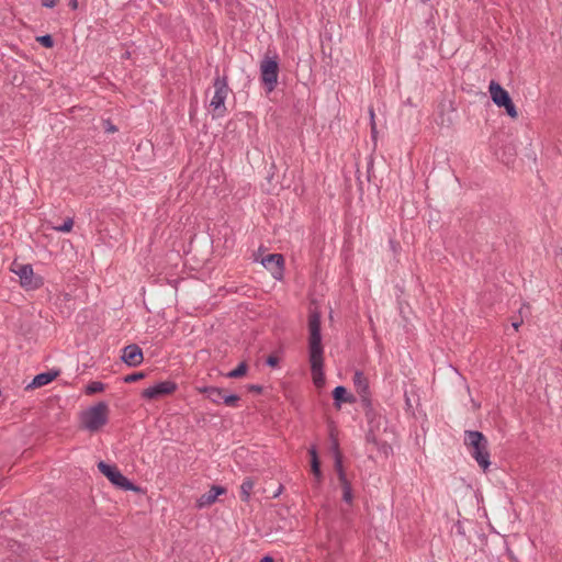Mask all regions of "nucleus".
Wrapping results in <instances>:
<instances>
[{
  "mask_svg": "<svg viewBox=\"0 0 562 562\" xmlns=\"http://www.w3.org/2000/svg\"><path fill=\"white\" fill-rule=\"evenodd\" d=\"M308 361L313 382L316 386L325 383L324 375V347L321 333V312L315 308L308 314Z\"/></svg>",
  "mask_w": 562,
  "mask_h": 562,
  "instance_id": "f257e3e1",
  "label": "nucleus"
},
{
  "mask_svg": "<svg viewBox=\"0 0 562 562\" xmlns=\"http://www.w3.org/2000/svg\"><path fill=\"white\" fill-rule=\"evenodd\" d=\"M463 440L471 457L486 471L491 465L487 438L481 431L465 430Z\"/></svg>",
  "mask_w": 562,
  "mask_h": 562,
  "instance_id": "f03ea898",
  "label": "nucleus"
},
{
  "mask_svg": "<svg viewBox=\"0 0 562 562\" xmlns=\"http://www.w3.org/2000/svg\"><path fill=\"white\" fill-rule=\"evenodd\" d=\"M109 415V405L99 402L80 414L81 427L90 432H97L108 424Z\"/></svg>",
  "mask_w": 562,
  "mask_h": 562,
  "instance_id": "7ed1b4c3",
  "label": "nucleus"
},
{
  "mask_svg": "<svg viewBox=\"0 0 562 562\" xmlns=\"http://www.w3.org/2000/svg\"><path fill=\"white\" fill-rule=\"evenodd\" d=\"M213 87L215 91L210 106L214 112V116L222 117L226 113L225 100L231 91L228 87V77L226 75L221 76L216 69Z\"/></svg>",
  "mask_w": 562,
  "mask_h": 562,
  "instance_id": "20e7f679",
  "label": "nucleus"
},
{
  "mask_svg": "<svg viewBox=\"0 0 562 562\" xmlns=\"http://www.w3.org/2000/svg\"><path fill=\"white\" fill-rule=\"evenodd\" d=\"M279 59L277 55L266 54L260 61V79L267 93L272 92L278 83Z\"/></svg>",
  "mask_w": 562,
  "mask_h": 562,
  "instance_id": "39448f33",
  "label": "nucleus"
},
{
  "mask_svg": "<svg viewBox=\"0 0 562 562\" xmlns=\"http://www.w3.org/2000/svg\"><path fill=\"white\" fill-rule=\"evenodd\" d=\"M99 471L116 487L123 491L140 492L142 488L124 476L116 465L108 464L104 461L98 463Z\"/></svg>",
  "mask_w": 562,
  "mask_h": 562,
  "instance_id": "423d86ee",
  "label": "nucleus"
},
{
  "mask_svg": "<svg viewBox=\"0 0 562 562\" xmlns=\"http://www.w3.org/2000/svg\"><path fill=\"white\" fill-rule=\"evenodd\" d=\"M488 91L491 93L493 102L497 106L504 108L506 110V113L513 119H516L518 116L516 106L509 93L498 82L492 80L490 82Z\"/></svg>",
  "mask_w": 562,
  "mask_h": 562,
  "instance_id": "0eeeda50",
  "label": "nucleus"
},
{
  "mask_svg": "<svg viewBox=\"0 0 562 562\" xmlns=\"http://www.w3.org/2000/svg\"><path fill=\"white\" fill-rule=\"evenodd\" d=\"M12 271L19 276L20 284L26 290H35L43 284L42 278L34 274L31 265L13 262Z\"/></svg>",
  "mask_w": 562,
  "mask_h": 562,
  "instance_id": "6e6552de",
  "label": "nucleus"
},
{
  "mask_svg": "<svg viewBox=\"0 0 562 562\" xmlns=\"http://www.w3.org/2000/svg\"><path fill=\"white\" fill-rule=\"evenodd\" d=\"M335 470L338 475V480L340 482L342 488V499L350 504L352 502V488L350 482L347 480L344 467H342V457L338 448V443L335 442Z\"/></svg>",
  "mask_w": 562,
  "mask_h": 562,
  "instance_id": "1a4fd4ad",
  "label": "nucleus"
},
{
  "mask_svg": "<svg viewBox=\"0 0 562 562\" xmlns=\"http://www.w3.org/2000/svg\"><path fill=\"white\" fill-rule=\"evenodd\" d=\"M177 387H178V385L173 381H170V380L161 381L155 385H151V386L145 389L142 392V397L147 398V400H158L162 396L172 394L173 392H176Z\"/></svg>",
  "mask_w": 562,
  "mask_h": 562,
  "instance_id": "9d476101",
  "label": "nucleus"
},
{
  "mask_svg": "<svg viewBox=\"0 0 562 562\" xmlns=\"http://www.w3.org/2000/svg\"><path fill=\"white\" fill-rule=\"evenodd\" d=\"M261 265L271 272L273 278H282L284 270V258L281 254L267 255L261 259Z\"/></svg>",
  "mask_w": 562,
  "mask_h": 562,
  "instance_id": "9b49d317",
  "label": "nucleus"
},
{
  "mask_svg": "<svg viewBox=\"0 0 562 562\" xmlns=\"http://www.w3.org/2000/svg\"><path fill=\"white\" fill-rule=\"evenodd\" d=\"M122 361L128 367H138L144 361L142 348L136 344L127 345L122 349Z\"/></svg>",
  "mask_w": 562,
  "mask_h": 562,
  "instance_id": "f8f14e48",
  "label": "nucleus"
},
{
  "mask_svg": "<svg viewBox=\"0 0 562 562\" xmlns=\"http://www.w3.org/2000/svg\"><path fill=\"white\" fill-rule=\"evenodd\" d=\"M226 492L225 487L213 485L209 492L202 494L196 501V507L203 508L216 502L217 497Z\"/></svg>",
  "mask_w": 562,
  "mask_h": 562,
  "instance_id": "ddd939ff",
  "label": "nucleus"
},
{
  "mask_svg": "<svg viewBox=\"0 0 562 562\" xmlns=\"http://www.w3.org/2000/svg\"><path fill=\"white\" fill-rule=\"evenodd\" d=\"M333 398L336 408H340L342 403L352 404L356 402V397L348 393L347 389L342 385H338L334 389Z\"/></svg>",
  "mask_w": 562,
  "mask_h": 562,
  "instance_id": "4468645a",
  "label": "nucleus"
},
{
  "mask_svg": "<svg viewBox=\"0 0 562 562\" xmlns=\"http://www.w3.org/2000/svg\"><path fill=\"white\" fill-rule=\"evenodd\" d=\"M58 375V371H47L40 373L34 376L32 382L26 386V389H37L53 382Z\"/></svg>",
  "mask_w": 562,
  "mask_h": 562,
  "instance_id": "2eb2a0df",
  "label": "nucleus"
},
{
  "mask_svg": "<svg viewBox=\"0 0 562 562\" xmlns=\"http://www.w3.org/2000/svg\"><path fill=\"white\" fill-rule=\"evenodd\" d=\"M353 384L361 398H363V396H370L369 382L362 372L357 371L353 374Z\"/></svg>",
  "mask_w": 562,
  "mask_h": 562,
  "instance_id": "dca6fc26",
  "label": "nucleus"
},
{
  "mask_svg": "<svg viewBox=\"0 0 562 562\" xmlns=\"http://www.w3.org/2000/svg\"><path fill=\"white\" fill-rule=\"evenodd\" d=\"M361 406L364 409L366 418L370 426H373L375 423V419L378 418L376 412L372 407V402L370 396H363V398L360 400Z\"/></svg>",
  "mask_w": 562,
  "mask_h": 562,
  "instance_id": "f3484780",
  "label": "nucleus"
},
{
  "mask_svg": "<svg viewBox=\"0 0 562 562\" xmlns=\"http://www.w3.org/2000/svg\"><path fill=\"white\" fill-rule=\"evenodd\" d=\"M200 393H203L210 398L213 403H221L224 396V390L216 386H205L199 389Z\"/></svg>",
  "mask_w": 562,
  "mask_h": 562,
  "instance_id": "a211bd4d",
  "label": "nucleus"
},
{
  "mask_svg": "<svg viewBox=\"0 0 562 562\" xmlns=\"http://www.w3.org/2000/svg\"><path fill=\"white\" fill-rule=\"evenodd\" d=\"M255 486V481L251 477H246L240 485V498L244 502H248L250 494Z\"/></svg>",
  "mask_w": 562,
  "mask_h": 562,
  "instance_id": "6ab92c4d",
  "label": "nucleus"
},
{
  "mask_svg": "<svg viewBox=\"0 0 562 562\" xmlns=\"http://www.w3.org/2000/svg\"><path fill=\"white\" fill-rule=\"evenodd\" d=\"M248 370V364L243 361L240 362L234 370L229 371L226 376L229 379H239L243 378Z\"/></svg>",
  "mask_w": 562,
  "mask_h": 562,
  "instance_id": "aec40b11",
  "label": "nucleus"
},
{
  "mask_svg": "<svg viewBox=\"0 0 562 562\" xmlns=\"http://www.w3.org/2000/svg\"><path fill=\"white\" fill-rule=\"evenodd\" d=\"M105 385L100 381H92L86 386V394L92 395L104 391Z\"/></svg>",
  "mask_w": 562,
  "mask_h": 562,
  "instance_id": "412c9836",
  "label": "nucleus"
},
{
  "mask_svg": "<svg viewBox=\"0 0 562 562\" xmlns=\"http://www.w3.org/2000/svg\"><path fill=\"white\" fill-rule=\"evenodd\" d=\"M311 470H312L314 476L316 477V480L319 482L322 480L319 458H314L311 460Z\"/></svg>",
  "mask_w": 562,
  "mask_h": 562,
  "instance_id": "4be33fe9",
  "label": "nucleus"
},
{
  "mask_svg": "<svg viewBox=\"0 0 562 562\" xmlns=\"http://www.w3.org/2000/svg\"><path fill=\"white\" fill-rule=\"evenodd\" d=\"M36 41L45 48H52L54 46V40L49 34L38 36Z\"/></svg>",
  "mask_w": 562,
  "mask_h": 562,
  "instance_id": "5701e85b",
  "label": "nucleus"
},
{
  "mask_svg": "<svg viewBox=\"0 0 562 562\" xmlns=\"http://www.w3.org/2000/svg\"><path fill=\"white\" fill-rule=\"evenodd\" d=\"M74 226V220L71 217H68L65 220L64 224L60 226H55L54 229L61 233H68L71 231Z\"/></svg>",
  "mask_w": 562,
  "mask_h": 562,
  "instance_id": "b1692460",
  "label": "nucleus"
},
{
  "mask_svg": "<svg viewBox=\"0 0 562 562\" xmlns=\"http://www.w3.org/2000/svg\"><path fill=\"white\" fill-rule=\"evenodd\" d=\"M238 401H239L238 395L231 394V395H224L222 402L227 406H235Z\"/></svg>",
  "mask_w": 562,
  "mask_h": 562,
  "instance_id": "393cba45",
  "label": "nucleus"
},
{
  "mask_svg": "<svg viewBox=\"0 0 562 562\" xmlns=\"http://www.w3.org/2000/svg\"><path fill=\"white\" fill-rule=\"evenodd\" d=\"M145 376L144 372H134L132 374H128L124 378V382L126 383H133L136 382Z\"/></svg>",
  "mask_w": 562,
  "mask_h": 562,
  "instance_id": "a878e982",
  "label": "nucleus"
},
{
  "mask_svg": "<svg viewBox=\"0 0 562 562\" xmlns=\"http://www.w3.org/2000/svg\"><path fill=\"white\" fill-rule=\"evenodd\" d=\"M366 439H367L368 442L378 445V438L375 436L373 426H370V428H369V430H368V432L366 435Z\"/></svg>",
  "mask_w": 562,
  "mask_h": 562,
  "instance_id": "bb28decb",
  "label": "nucleus"
},
{
  "mask_svg": "<svg viewBox=\"0 0 562 562\" xmlns=\"http://www.w3.org/2000/svg\"><path fill=\"white\" fill-rule=\"evenodd\" d=\"M266 363H267V366H269L271 368H276L279 364V358L274 355H270V356H268Z\"/></svg>",
  "mask_w": 562,
  "mask_h": 562,
  "instance_id": "cd10ccee",
  "label": "nucleus"
},
{
  "mask_svg": "<svg viewBox=\"0 0 562 562\" xmlns=\"http://www.w3.org/2000/svg\"><path fill=\"white\" fill-rule=\"evenodd\" d=\"M104 130L106 133H115L117 131L116 126L109 120L104 122Z\"/></svg>",
  "mask_w": 562,
  "mask_h": 562,
  "instance_id": "c85d7f7f",
  "label": "nucleus"
},
{
  "mask_svg": "<svg viewBox=\"0 0 562 562\" xmlns=\"http://www.w3.org/2000/svg\"><path fill=\"white\" fill-rule=\"evenodd\" d=\"M57 4V0H42V5L45 8H54Z\"/></svg>",
  "mask_w": 562,
  "mask_h": 562,
  "instance_id": "c756f323",
  "label": "nucleus"
},
{
  "mask_svg": "<svg viewBox=\"0 0 562 562\" xmlns=\"http://www.w3.org/2000/svg\"><path fill=\"white\" fill-rule=\"evenodd\" d=\"M248 390L250 392H254V393H261L262 392V386L258 385V384H251V385L248 386Z\"/></svg>",
  "mask_w": 562,
  "mask_h": 562,
  "instance_id": "7c9ffc66",
  "label": "nucleus"
},
{
  "mask_svg": "<svg viewBox=\"0 0 562 562\" xmlns=\"http://www.w3.org/2000/svg\"><path fill=\"white\" fill-rule=\"evenodd\" d=\"M308 453L311 456V460L314 459V458H318V454H317V451H316V448L315 447H312L310 450H308Z\"/></svg>",
  "mask_w": 562,
  "mask_h": 562,
  "instance_id": "2f4dec72",
  "label": "nucleus"
},
{
  "mask_svg": "<svg viewBox=\"0 0 562 562\" xmlns=\"http://www.w3.org/2000/svg\"><path fill=\"white\" fill-rule=\"evenodd\" d=\"M68 5H69L72 10H76V9L78 8V0H69Z\"/></svg>",
  "mask_w": 562,
  "mask_h": 562,
  "instance_id": "473e14b6",
  "label": "nucleus"
},
{
  "mask_svg": "<svg viewBox=\"0 0 562 562\" xmlns=\"http://www.w3.org/2000/svg\"><path fill=\"white\" fill-rule=\"evenodd\" d=\"M390 246H391V249H392L393 251H396V249H397V247H398L400 245H398V243H397V241H395V240L391 239V240H390Z\"/></svg>",
  "mask_w": 562,
  "mask_h": 562,
  "instance_id": "72a5a7b5",
  "label": "nucleus"
},
{
  "mask_svg": "<svg viewBox=\"0 0 562 562\" xmlns=\"http://www.w3.org/2000/svg\"><path fill=\"white\" fill-rule=\"evenodd\" d=\"M371 134L373 137H375V134H376V125H375V122L372 121L371 122Z\"/></svg>",
  "mask_w": 562,
  "mask_h": 562,
  "instance_id": "f704fd0d",
  "label": "nucleus"
},
{
  "mask_svg": "<svg viewBox=\"0 0 562 562\" xmlns=\"http://www.w3.org/2000/svg\"><path fill=\"white\" fill-rule=\"evenodd\" d=\"M260 562H274L273 558L270 555L263 557Z\"/></svg>",
  "mask_w": 562,
  "mask_h": 562,
  "instance_id": "c9c22d12",
  "label": "nucleus"
},
{
  "mask_svg": "<svg viewBox=\"0 0 562 562\" xmlns=\"http://www.w3.org/2000/svg\"><path fill=\"white\" fill-rule=\"evenodd\" d=\"M369 113H370V120H371V122H372V121H374V111H373V109H372V108L369 110Z\"/></svg>",
  "mask_w": 562,
  "mask_h": 562,
  "instance_id": "e433bc0d",
  "label": "nucleus"
},
{
  "mask_svg": "<svg viewBox=\"0 0 562 562\" xmlns=\"http://www.w3.org/2000/svg\"><path fill=\"white\" fill-rule=\"evenodd\" d=\"M513 326L515 329H518V327L520 326V323H513Z\"/></svg>",
  "mask_w": 562,
  "mask_h": 562,
  "instance_id": "4c0bfd02",
  "label": "nucleus"
}]
</instances>
